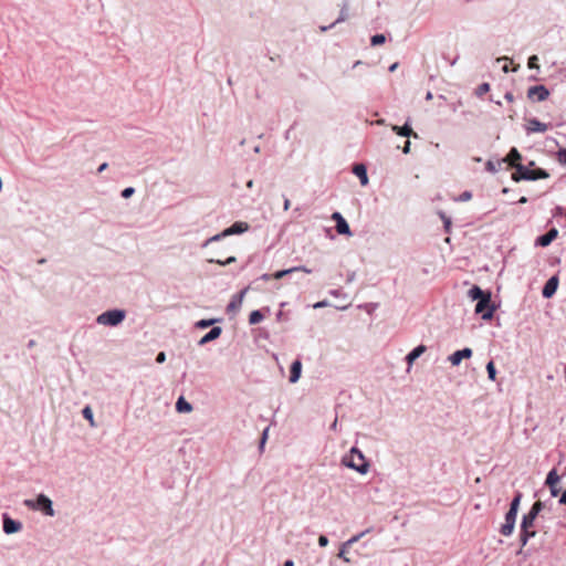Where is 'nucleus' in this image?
Here are the masks:
<instances>
[{"label":"nucleus","mask_w":566,"mask_h":566,"mask_svg":"<svg viewBox=\"0 0 566 566\" xmlns=\"http://www.w3.org/2000/svg\"><path fill=\"white\" fill-rule=\"evenodd\" d=\"M97 323L101 325H106V312L99 314L96 318Z\"/></svg>","instance_id":"nucleus-48"},{"label":"nucleus","mask_w":566,"mask_h":566,"mask_svg":"<svg viewBox=\"0 0 566 566\" xmlns=\"http://www.w3.org/2000/svg\"><path fill=\"white\" fill-rule=\"evenodd\" d=\"M472 198V193L470 191H464L460 195L459 200L460 201H468Z\"/></svg>","instance_id":"nucleus-45"},{"label":"nucleus","mask_w":566,"mask_h":566,"mask_svg":"<svg viewBox=\"0 0 566 566\" xmlns=\"http://www.w3.org/2000/svg\"><path fill=\"white\" fill-rule=\"evenodd\" d=\"M557 160L562 165H566V148H562L557 153Z\"/></svg>","instance_id":"nucleus-41"},{"label":"nucleus","mask_w":566,"mask_h":566,"mask_svg":"<svg viewBox=\"0 0 566 566\" xmlns=\"http://www.w3.org/2000/svg\"><path fill=\"white\" fill-rule=\"evenodd\" d=\"M106 169H107V166H106V161H105V163H103V164H101V165L98 166V169H97V170H98V172H103V171H104V170H106Z\"/></svg>","instance_id":"nucleus-61"},{"label":"nucleus","mask_w":566,"mask_h":566,"mask_svg":"<svg viewBox=\"0 0 566 566\" xmlns=\"http://www.w3.org/2000/svg\"><path fill=\"white\" fill-rule=\"evenodd\" d=\"M517 513L514 511H507L505 514V522L502 524L500 528V533L503 536H511L514 532L515 523H516Z\"/></svg>","instance_id":"nucleus-5"},{"label":"nucleus","mask_w":566,"mask_h":566,"mask_svg":"<svg viewBox=\"0 0 566 566\" xmlns=\"http://www.w3.org/2000/svg\"><path fill=\"white\" fill-rule=\"evenodd\" d=\"M367 533H369V530H366V531H363L361 533L359 534H356L354 536H352L349 539H347L345 542V546H352L354 545L355 543H357L360 538H363Z\"/></svg>","instance_id":"nucleus-32"},{"label":"nucleus","mask_w":566,"mask_h":566,"mask_svg":"<svg viewBox=\"0 0 566 566\" xmlns=\"http://www.w3.org/2000/svg\"><path fill=\"white\" fill-rule=\"evenodd\" d=\"M268 432H269V428H265L264 431L262 432V438H261V443H260L261 449L264 447V443L268 439Z\"/></svg>","instance_id":"nucleus-49"},{"label":"nucleus","mask_w":566,"mask_h":566,"mask_svg":"<svg viewBox=\"0 0 566 566\" xmlns=\"http://www.w3.org/2000/svg\"><path fill=\"white\" fill-rule=\"evenodd\" d=\"M222 333V328L219 326L212 327L205 336L200 338L198 344L200 346L206 345L214 339H217Z\"/></svg>","instance_id":"nucleus-16"},{"label":"nucleus","mask_w":566,"mask_h":566,"mask_svg":"<svg viewBox=\"0 0 566 566\" xmlns=\"http://www.w3.org/2000/svg\"><path fill=\"white\" fill-rule=\"evenodd\" d=\"M472 354V349L467 347L461 350L454 352L452 355L449 356L448 359L451 363V365L458 366L462 361V359L470 358Z\"/></svg>","instance_id":"nucleus-12"},{"label":"nucleus","mask_w":566,"mask_h":566,"mask_svg":"<svg viewBox=\"0 0 566 566\" xmlns=\"http://www.w3.org/2000/svg\"><path fill=\"white\" fill-rule=\"evenodd\" d=\"M291 273H293L292 268H291V269H286V270L276 271V272L273 274V279H275V280H280V279H282V277H284L285 275L291 274Z\"/></svg>","instance_id":"nucleus-40"},{"label":"nucleus","mask_w":566,"mask_h":566,"mask_svg":"<svg viewBox=\"0 0 566 566\" xmlns=\"http://www.w3.org/2000/svg\"><path fill=\"white\" fill-rule=\"evenodd\" d=\"M549 95V91L544 85L531 86L527 91V97L537 102L545 101Z\"/></svg>","instance_id":"nucleus-7"},{"label":"nucleus","mask_w":566,"mask_h":566,"mask_svg":"<svg viewBox=\"0 0 566 566\" xmlns=\"http://www.w3.org/2000/svg\"><path fill=\"white\" fill-rule=\"evenodd\" d=\"M3 532L7 535L18 533L22 530V523L20 521L11 518L7 513L2 514Z\"/></svg>","instance_id":"nucleus-6"},{"label":"nucleus","mask_w":566,"mask_h":566,"mask_svg":"<svg viewBox=\"0 0 566 566\" xmlns=\"http://www.w3.org/2000/svg\"><path fill=\"white\" fill-rule=\"evenodd\" d=\"M293 272H296V271H302V272H305V273H312V270L304 266V265H300V266H294L292 268Z\"/></svg>","instance_id":"nucleus-47"},{"label":"nucleus","mask_w":566,"mask_h":566,"mask_svg":"<svg viewBox=\"0 0 566 566\" xmlns=\"http://www.w3.org/2000/svg\"><path fill=\"white\" fill-rule=\"evenodd\" d=\"M283 566H294L293 560H286Z\"/></svg>","instance_id":"nucleus-64"},{"label":"nucleus","mask_w":566,"mask_h":566,"mask_svg":"<svg viewBox=\"0 0 566 566\" xmlns=\"http://www.w3.org/2000/svg\"><path fill=\"white\" fill-rule=\"evenodd\" d=\"M301 371H302L301 361L298 359L294 360L292 363L291 370H290V382L295 384L296 381H298V379L301 377Z\"/></svg>","instance_id":"nucleus-19"},{"label":"nucleus","mask_w":566,"mask_h":566,"mask_svg":"<svg viewBox=\"0 0 566 566\" xmlns=\"http://www.w3.org/2000/svg\"><path fill=\"white\" fill-rule=\"evenodd\" d=\"M23 505L32 511H41L46 516H54L53 503L45 494H39L35 500L25 499Z\"/></svg>","instance_id":"nucleus-3"},{"label":"nucleus","mask_w":566,"mask_h":566,"mask_svg":"<svg viewBox=\"0 0 566 566\" xmlns=\"http://www.w3.org/2000/svg\"><path fill=\"white\" fill-rule=\"evenodd\" d=\"M35 344H36V343H35V340H34V339H30V340L28 342V345H27V346H28V348H32V347H34V346H35Z\"/></svg>","instance_id":"nucleus-63"},{"label":"nucleus","mask_w":566,"mask_h":566,"mask_svg":"<svg viewBox=\"0 0 566 566\" xmlns=\"http://www.w3.org/2000/svg\"><path fill=\"white\" fill-rule=\"evenodd\" d=\"M536 517L533 514H524L521 522V531L528 533H536L534 530V523Z\"/></svg>","instance_id":"nucleus-17"},{"label":"nucleus","mask_w":566,"mask_h":566,"mask_svg":"<svg viewBox=\"0 0 566 566\" xmlns=\"http://www.w3.org/2000/svg\"><path fill=\"white\" fill-rule=\"evenodd\" d=\"M559 482V476L555 470L548 472L546 478V484L549 486L556 485Z\"/></svg>","instance_id":"nucleus-30"},{"label":"nucleus","mask_w":566,"mask_h":566,"mask_svg":"<svg viewBox=\"0 0 566 566\" xmlns=\"http://www.w3.org/2000/svg\"><path fill=\"white\" fill-rule=\"evenodd\" d=\"M504 97L509 102H512L514 99V96L511 92L505 93Z\"/></svg>","instance_id":"nucleus-60"},{"label":"nucleus","mask_w":566,"mask_h":566,"mask_svg":"<svg viewBox=\"0 0 566 566\" xmlns=\"http://www.w3.org/2000/svg\"><path fill=\"white\" fill-rule=\"evenodd\" d=\"M558 493H559V490L556 488V485L551 486L552 496H557Z\"/></svg>","instance_id":"nucleus-57"},{"label":"nucleus","mask_w":566,"mask_h":566,"mask_svg":"<svg viewBox=\"0 0 566 566\" xmlns=\"http://www.w3.org/2000/svg\"><path fill=\"white\" fill-rule=\"evenodd\" d=\"M558 502L559 504L566 505V490L562 493Z\"/></svg>","instance_id":"nucleus-55"},{"label":"nucleus","mask_w":566,"mask_h":566,"mask_svg":"<svg viewBox=\"0 0 566 566\" xmlns=\"http://www.w3.org/2000/svg\"><path fill=\"white\" fill-rule=\"evenodd\" d=\"M135 193V189L133 187H127L122 191V197L127 199Z\"/></svg>","instance_id":"nucleus-44"},{"label":"nucleus","mask_w":566,"mask_h":566,"mask_svg":"<svg viewBox=\"0 0 566 566\" xmlns=\"http://www.w3.org/2000/svg\"><path fill=\"white\" fill-rule=\"evenodd\" d=\"M353 172L359 178L361 185H367L368 177L366 167L364 165H356L353 169Z\"/></svg>","instance_id":"nucleus-21"},{"label":"nucleus","mask_w":566,"mask_h":566,"mask_svg":"<svg viewBox=\"0 0 566 566\" xmlns=\"http://www.w3.org/2000/svg\"><path fill=\"white\" fill-rule=\"evenodd\" d=\"M543 509H544V503H543V502H541V501H536V502L532 505V507H531V510L527 512V514H533V516H534V517H537V516H538V514L543 511Z\"/></svg>","instance_id":"nucleus-31"},{"label":"nucleus","mask_w":566,"mask_h":566,"mask_svg":"<svg viewBox=\"0 0 566 566\" xmlns=\"http://www.w3.org/2000/svg\"><path fill=\"white\" fill-rule=\"evenodd\" d=\"M166 360V354L164 352L158 353L156 357V361L158 364H163Z\"/></svg>","instance_id":"nucleus-50"},{"label":"nucleus","mask_w":566,"mask_h":566,"mask_svg":"<svg viewBox=\"0 0 566 566\" xmlns=\"http://www.w3.org/2000/svg\"><path fill=\"white\" fill-rule=\"evenodd\" d=\"M402 153H403V154H409V153H410V142H409V140H407V142L405 143V146H403V148H402Z\"/></svg>","instance_id":"nucleus-53"},{"label":"nucleus","mask_w":566,"mask_h":566,"mask_svg":"<svg viewBox=\"0 0 566 566\" xmlns=\"http://www.w3.org/2000/svg\"><path fill=\"white\" fill-rule=\"evenodd\" d=\"M332 219L336 221V223L338 222V220L340 219H344L343 216L339 213V212H334L332 214Z\"/></svg>","instance_id":"nucleus-54"},{"label":"nucleus","mask_w":566,"mask_h":566,"mask_svg":"<svg viewBox=\"0 0 566 566\" xmlns=\"http://www.w3.org/2000/svg\"><path fill=\"white\" fill-rule=\"evenodd\" d=\"M410 120L408 119L405 125L402 126H397V125H392L391 126V130L395 132L397 135L399 136H402V137H413V138H418V134L415 133L410 126Z\"/></svg>","instance_id":"nucleus-11"},{"label":"nucleus","mask_w":566,"mask_h":566,"mask_svg":"<svg viewBox=\"0 0 566 566\" xmlns=\"http://www.w3.org/2000/svg\"><path fill=\"white\" fill-rule=\"evenodd\" d=\"M223 238H227V235H223V231L218 233V234H214L210 238H208L203 243H202V248H206L208 247L209 244H211L212 242H217V241H220L221 239Z\"/></svg>","instance_id":"nucleus-34"},{"label":"nucleus","mask_w":566,"mask_h":566,"mask_svg":"<svg viewBox=\"0 0 566 566\" xmlns=\"http://www.w3.org/2000/svg\"><path fill=\"white\" fill-rule=\"evenodd\" d=\"M527 134L544 133L548 129V124L539 122L537 118H531L525 125Z\"/></svg>","instance_id":"nucleus-10"},{"label":"nucleus","mask_w":566,"mask_h":566,"mask_svg":"<svg viewBox=\"0 0 566 566\" xmlns=\"http://www.w3.org/2000/svg\"><path fill=\"white\" fill-rule=\"evenodd\" d=\"M386 41V38L384 34H375L374 36H371V45H379V44H382L385 43Z\"/></svg>","instance_id":"nucleus-38"},{"label":"nucleus","mask_w":566,"mask_h":566,"mask_svg":"<svg viewBox=\"0 0 566 566\" xmlns=\"http://www.w3.org/2000/svg\"><path fill=\"white\" fill-rule=\"evenodd\" d=\"M342 463L360 474H366L369 471L368 461L366 460L364 453L356 447H353L349 450V453L343 457Z\"/></svg>","instance_id":"nucleus-1"},{"label":"nucleus","mask_w":566,"mask_h":566,"mask_svg":"<svg viewBox=\"0 0 566 566\" xmlns=\"http://www.w3.org/2000/svg\"><path fill=\"white\" fill-rule=\"evenodd\" d=\"M336 231L339 234H346V235H350L352 234L349 226H348V223H347V221L345 219L338 220V222L336 223Z\"/></svg>","instance_id":"nucleus-25"},{"label":"nucleus","mask_w":566,"mask_h":566,"mask_svg":"<svg viewBox=\"0 0 566 566\" xmlns=\"http://www.w3.org/2000/svg\"><path fill=\"white\" fill-rule=\"evenodd\" d=\"M537 62H538V57L536 55H532L528 59L527 65H528L530 69H537L538 70L539 66H538Z\"/></svg>","instance_id":"nucleus-42"},{"label":"nucleus","mask_w":566,"mask_h":566,"mask_svg":"<svg viewBox=\"0 0 566 566\" xmlns=\"http://www.w3.org/2000/svg\"><path fill=\"white\" fill-rule=\"evenodd\" d=\"M522 493L518 491L515 493L511 504H510V511H514V512H518V509H520V504H521V501H522Z\"/></svg>","instance_id":"nucleus-29"},{"label":"nucleus","mask_w":566,"mask_h":566,"mask_svg":"<svg viewBox=\"0 0 566 566\" xmlns=\"http://www.w3.org/2000/svg\"><path fill=\"white\" fill-rule=\"evenodd\" d=\"M290 206H291V201H290V199L284 198V205H283L284 210H289V209H290Z\"/></svg>","instance_id":"nucleus-59"},{"label":"nucleus","mask_w":566,"mask_h":566,"mask_svg":"<svg viewBox=\"0 0 566 566\" xmlns=\"http://www.w3.org/2000/svg\"><path fill=\"white\" fill-rule=\"evenodd\" d=\"M82 413H83V417L88 420L90 424L92 427L95 426L94 423V416H93V410L91 409V407L86 406L83 410H82Z\"/></svg>","instance_id":"nucleus-33"},{"label":"nucleus","mask_w":566,"mask_h":566,"mask_svg":"<svg viewBox=\"0 0 566 566\" xmlns=\"http://www.w3.org/2000/svg\"><path fill=\"white\" fill-rule=\"evenodd\" d=\"M427 350V347L424 345H418L415 347L407 356L406 360L409 365V367L413 364V361L419 358L424 352Z\"/></svg>","instance_id":"nucleus-18"},{"label":"nucleus","mask_w":566,"mask_h":566,"mask_svg":"<svg viewBox=\"0 0 566 566\" xmlns=\"http://www.w3.org/2000/svg\"><path fill=\"white\" fill-rule=\"evenodd\" d=\"M490 295V293H485L484 291H482L478 285H473L469 292H468V296L472 300V301H480L482 300L483 297Z\"/></svg>","instance_id":"nucleus-20"},{"label":"nucleus","mask_w":566,"mask_h":566,"mask_svg":"<svg viewBox=\"0 0 566 566\" xmlns=\"http://www.w3.org/2000/svg\"><path fill=\"white\" fill-rule=\"evenodd\" d=\"M557 285H558L557 276H552L543 287V291H542L543 296L546 298L552 297L557 290Z\"/></svg>","instance_id":"nucleus-14"},{"label":"nucleus","mask_w":566,"mask_h":566,"mask_svg":"<svg viewBox=\"0 0 566 566\" xmlns=\"http://www.w3.org/2000/svg\"><path fill=\"white\" fill-rule=\"evenodd\" d=\"M249 289H250V286H247L242 291H240V293L232 296V300L230 301V303L227 306V311L229 313H235L240 310V307L242 306V303H243L244 295L247 294Z\"/></svg>","instance_id":"nucleus-8"},{"label":"nucleus","mask_w":566,"mask_h":566,"mask_svg":"<svg viewBox=\"0 0 566 566\" xmlns=\"http://www.w3.org/2000/svg\"><path fill=\"white\" fill-rule=\"evenodd\" d=\"M335 25H336V23H335V21H334V22H333L332 24H329V25H323V27H321V31H322V32H325V31H327V30L332 29V28H333V27H335Z\"/></svg>","instance_id":"nucleus-58"},{"label":"nucleus","mask_w":566,"mask_h":566,"mask_svg":"<svg viewBox=\"0 0 566 566\" xmlns=\"http://www.w3.org/2000/svg\"><path fill=\"white\" fill-rule=\"evenodd\" d=\"M217 322V319H201V321H198L196 323V327L198 328H207L209 326H211L212 324H214Z\"/></svg>","instance_id":"nucleus-37"},{"label":"nucleus","mask_w":566,"mask_h":566,"mask_svg":"<svg viewBox=\"0 0 566 566\" xmlns=\"http://www.w3.org/2000/svg\"><path fill=\"white\" fill-rule=\"evenodd\" d=\"M491 303V294L478 301L475 305V313L481 314V317L485 321L491 319L494 312V306Z\"/></svg>","instance_id":"nucleus-4"},{"label":"nucleus","mask_w":566,"mask_h":566,"mask_svg":"<svg viewBox=\"0 0 566 566\" xmlns=\"http://www.w3.org/2000/svg\"><path fill=\"white\" fill-rule=\"evenodd\" d=\"M263 318H264V315L262 314V312L259 310H255L250 313L249 323L251 325H255V324H259L260 322H262Z\"/></svg>","instance_id":"nucleus-27"},{"label":"nucleus","mask_w":566,"mask_h":566,"mask_svg":"<svg viewBox=\"0 0 566 566\" xmlns=\"http://www.w3.org/2000/svg\"><path fill=\"white\" fill-rule=\"evenodd\" d=\"M513 168L515 169V172L512 175V179L514 181L520 180H537V179H546L549 177V174L542 169L537 168L534 170H531L530 167L524 166L522 164H513Z\"/></svg>","instance_id":"nucleus-2"},{"label":"nucleus","mask_w":566,"mask_h":566,"mask_svg":"<svg viewBox=\"0 0 566 566\" xmlns=\"http://www.w3.org/2000/svg\"><path fill=\"white\" fill-rule=\"evenodd\" d=\"M125 316L126 312L124 310H108V325H118L125 318Z\"/></svg>","instance_id":"nucleus-15"},{"label":"nucleus","mask_w":566,"mask_h":566,"mask_svg":"<svg viewBox=\"0 0 566 566\" xmlns=\"http://www.w3.org/2000/svg\"><path fill=\"white\" fill-rule=\"evenodd\" d=\"M521 159H522L521 154L518 153V150L515 147H513V148H511L506 158L502 159V161L503 163L507 161L513 167V164H521L520 163Z\"/></svg>","instance_id":"nucleus-22"},{"label":"nucleus","mask_w":566,"mask_h":566,"mask_svg":"<svg viewBox=\"0 0 566 566\" xmlns=\"http://www.w3.org/2000/svg\"><path fill=\"white\" fill-rule=\"evenodd\" d=\"M486 371H488L489 379L494 381L495 380V376H496V369H495V366H494L493 361H489L488 363Z\"/></svg>","instance_id":"nucleus-35"},{"label":"nucleus","mask_w":566,"mask_h":566,"mask_svg":"<svg viewBox=\"0 0 566 566\" xmlns=\"http://www.w3.org/2000/svg\"><path fill=\"white\" fill-rule=\"evenodd\" d=\"M535 536H536V533H528V532L520 531L521 548L517 551V554H522L523 553V547L526 546L528 541L531 538L535 537Z\"/></svg>","instance_id":"nucleus-24"},{"label":"nucleus","mask_w":566,"mask_h":566,"mask_svg":"<svg viewBox=\"0 0 566 566\" xmlns=\"http://www.w3.org/2000/svg\"><path fill=\"white\" fill-rule=\"evenodd\" d=\"M348 18V1L345 0L343 2V6H342V9H340V12H339V15L338 18L335 20V23L338 24V23H342L344 21H346Z\"/></svg>","instance_id":"nucleus-26"},{"label":"nucleus","mask_w":566,"mask_h":566,"mask_svg":"<svg viewBox=\"0 0 566 566\" xmlns=\"http://www.w3.org/2000/svg\"><path fill=\"white\" fill-rule=\"evenodd\" d=\"M209 262L210 263L216 262V263H218L220 265H227V264L235 262V258L234 256H229L226 261L210 259Z\"/></svg>","instance_id":"nucleus-43"},{"label":"nucleus","mask_w":566,"mask_h":566,"mask_svg":"<svg viewBox=\"0 0 566 566\" xmlns=\"http://www.w3.org/2000/svg\"><path fill=\"white\" fill-rule=\"evenodd\" d=\"M442 219H443L446 231H449L450 230V226H451V220L449 218H447L446 216H442Z\"/></svg>","instance_id":"nucleus-52"},{"label":"nucleus","mask_w":566,"mask_h":566,"mask_svg":"<svg viewBox=\"0 0 566 566\" xmlns=\"http://www.w3.org/2000/svg\"><path fill=\"white\" fill-rule=\"evenodd\" d=\"M318 545H319L321 547H325V546H327V545H328V538H327L325 535H321V536L318 537Z\"/></svg>","instance_id":"nucleus-46"},{"label":"nucleus","mask_w":566,"mask_h":566,"mask_svg":"<svg viewBox=\"0 0 566 566\" xmlns=\"http://www.w3.org/2000/svg\"><path fill=\"white\" fill-rule=\"evenodd\" d=\"M250 229L248 222L237 221L231 227L223 230V235L230 237L234 234H242Z\"/></svg>","instance_id":"nucleus-9"},{"label":"nucleus","mask_w":566,"mask_h":566,"mask_svg":"<svg viewBox=\"0 0 566 566\" xmlns=\"http://www.w3.org/2000/svg\"><path fill=\"white\" fill-rule=\"evenodd\" d=\"M502 164H503L502 160H496V161L488 160L485 168L489 172L495 174L501 169Z\"/></svg>","instance_id":"nucleus-28"},{"label":"nucleus","mask_w":566,"mask_h":566,"mask_svg":"<svg viewBox=\"0 0 566 566\" xmlns=\"http://www.w3.org/2000/svg\"><path fill=\"white\" fill-rule=\"evenodd\" d=\"M349 546H345V542L342 544L340 546V549H339V553H338V557L340 559H343L345 563H350V559L349 557L347 556V549H348Z\"/></svg>","instance_id":"nucleus-36"},{"label":"nucleus","mask_w":566,"mask_h":566,"mask_svg":"<svg viewBox=\"0 0 566 566\" xmlns=\"http://www.w3.org/2000/svg\"><path fill=\"white\" fill-rule=\"evenodd\" d=\"M490 91V84L489 83H482L481 85H479V87L476 88V95L478 96H482L484 95L485 93H488Z\"/></svg>","instance_id":"nucleus-39"},{"label":"nucleus","mask_w":566,"mask_h":566,"mask_svg":"<svg viewBox=\"0 0 566 566\" xmlns=\"http://www.w3.org/2000/svg\"><path fill=\"white\" fill-rule=\"evenodd\" d=\"M259 279L263 280V281H269V280L273 279V274L264 273Z\"/></svg>","instance_id":"nucleus-56"},{"label":"nucleus","mask_w":566,"mask_h":566,"mask_svg":"<svg viewBox=\"0 0 566 566\" xmlns=\"http://www.w3.org/2000/svg\"><path fill=\"white\" fill-rule=\"evenodd\" d=\"M328 304H329V303H328L327 301H319V302L315 303V304L313 305V307H314V308H322V307H326V306H328Z\"/></svg>","instance_id":"nucleus-51"},{"label":"nucleus","mask_w":566,"mask_h":566,"mask_svg":"<svg viewBox=\"0 0 566 566\" xmlns=\"http://www.w3.org/2000/svg\"><path fill=\"white\" fill-rule=\"evenodd\" d=\"M176 410L178 412H190L192 411V405L188 402L184 397H179L176 402Z\"/></svg>","instance_id":"nucleus-23"},{"label":"nucleus","mask_w":566,"mask_h":566,"mask_svg":"<svg viewBox=\"0 0 566 566\" xmlns=\"http://www.w3.org/2000/svg\"><path fill=\"white\" fill-rule=\"evenodd\" d=\"M329 294L335 297H338L340 295V290H332V291H329Z\"/></svg>","instance_id":"nucleus-62"},{"label":"nucleus","mask_w":566,"mask_h":566,"mask_svg":"<svg viewBox=\"0 0 566 566\" xmlns=\"http://www.w3.org/2000/svg\"><path fill=\"white\" fill-rule=\"evenodd\" d=\"M558 235V230L556 228H552L545 234L537 238L536 243L541 247H547L552 243L554 239Z\"/></svg>","instance_id":"nucleus-13"}]
</instances>
